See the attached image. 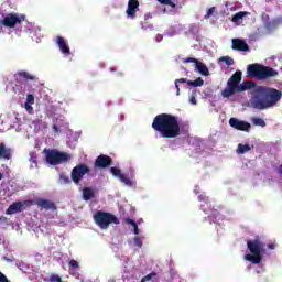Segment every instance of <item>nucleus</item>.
Wrapping results in <instances>:
<instances>
[{"mask_svg":"<svg viewBox=\"0 0 282 282\" xmlns=\"http://www.w3.org/2000/svg\"><path fill=\"white\" fill-rule=\"evenodd\" d=\"M282 98V91L276 88L258 86L254 88L251 97V107L263 111L276 107Z\"/></svg>","mask_w":282,"mask_h":282,"instance_id":"nucleus-1","label":"nucleus"},{"mask_svg":"<svg viewBox=\"0 0 282 282\" xmlns=\"http://www.w3.org/2000/svg\"><path fill=\"white\" fill-rule=\"evenodd\" d=\"M152 129L160 133L161 138L172 139L182 135L180 121H177V117L171 113H160L154 117Z\"/></svg>","mask_w":282,"mask_h":282,"instance_id":"nucleus-2","label":"nucleus"},{"mask_svg":"<svg viewBox=\"0 0 282 282\" xmlns=\"http://www.w3.org/2000/svg\"><path fill=\"white\" fill-rule=\"evenodd\" d=\"M248 78H256L257 80H268V78H276L279 72L274 68L261 64H250L247 67Z\"/></svg>","mask_w":282,"mask_h":282,"instance_id":"nucleus-3","label":"nucleus"},{"mask_svg":"<svg viewBox=\"0 0 282 282\" xmlns=\"http://www.w3.org/2000/svg\"><path fill=\"white\" fill-rule=\"evenodd\" d=\"M247 248L251 254L245 256L246 261H250L251 263L259 265L263 259V242L259 239L248 240Z\"/></svg>","mask_w":282,"mask_h":282,"instance_id":"nucleus-4","label":"nucleus"},{"mask_svg":"<svg viewBox=\"0 0 282 282\" xmlns=\"http://www.w3.org/2000/svg\"><path fill=\"white\" fill-rule=\"evenodd\" d=\"M93 219L95 224L99 228H101V230H107V228H109L111 224H115V225L120 224V220L118 219V217H116V215L111 213L102 212V210H97L94 214Z\"/></svg>","mask_w":282,"mask_h":282,"instance_id":"nucleus-5","label":"nucleus"},{"mask_svg":"<svg viewBox=\"0 0 282 282\" xmlns=\"http://www.w3.org/2000/svg\"><path fill=\"white\" fill-rule=\"evenodd\" d=\"M44 153L46 155V162L47 164H51V166H58V164H63L64 162H69L72 160V155L66 152H59L57 150H44Z\"/></svg>","mask_w":282,"mask_h":282,"instance_id":"nucleus-6","label":"nucleus"},{"mask_svg":"<svg viewBox=\"0 0 282 282\" xmlns=\"http://www.w3.org/2000/svg\"><path fill=\"white\" fill-rule=\"evenodd\" d=\"M243 74L241 70H237L227 82V87L221 91L223 98H230L237 94V89L239 87V83H241V77Z\"/></svg>","mask_w":282,"mask_h":282,"instance_id":"nucleus-7","label":"nucleus"},{"mask_svg":"<svg viewBox=\"0 0 282 282\" xmlns=\"http://www.w3.org/2000/svg\"><path fill=\"white\" fill-rule=\"evenodd\" d=\"M87 173H89V166L83 163L78 164L73 169L70 180H73L74 184H80V180H83Z\"/></svg>","mask_w":282,"mask_h":282,"instance_id":"nucleus-8","label":"nucleus"},{"mask_svg":"<svg viewBox=\"0 0 282 282\" xmlns=\"http://www.w3.org/2000/svg\"><path fill=\"white\" fill-rule=\"evenodd\" d=\"M25 21V15H19L17 13H9L2 20L4 28H14V25L21 24Z\"/></svg>","mask_w":282,"mask_h":282,"instance_id":"nucleus-9","label":"nucleus"},{"mask_svg":"<svg viewBox=\"0 0 282 282\" xmlns=\"http://www.w3.org/2000/svg\"><path fill=\"white\" fill-rule=\"evenodd\" d=\"M174 83L176 87V96H180V84L186 83L187 85H189V87H203L204 79L202 77H198L196 80L180 78V79H176Z\"/></svg>","mask_w":282,"mask_h":282,"instance_id":"nucleus-10","label":"nucleus"},{"mask_svg":"<svg viewBox=\"0 0 282 282\" xmlns=\"http://www.w3.org/2000/svg\"><path fill=\"white\" fill-rule=\"evenodd\" d=\"M113 164V159L107 154H100L95 160V169H109Z\"/></svg>","mask_w":282,"mask_h":282,"instance_id":"nucleus-11","label":"nucleus"},{"mask_svg":"<svg viewBox=\"0 0 282 282\" xmlns=\"http://www.w3.org/2000/svg\"><path fill=\"white\" fill-rule=\"evenodd\" d=\"M229 124L232 127V129H237V131H246L247 133H250V123L247 121H241L237 118H230Z\"/></svg>","mask_w":282,"mask_h":282,"instance_id":"nucleus-12","label":"nucleus"},{"mask_svg":"<svg viewBox=\"0 0 282 282\" xmlns=\"http://www.w3.org/2000/svg\"><path fill=\"white\" fill-rule=\"evenodd\" d=\"M30 204H32V200H26L24 203L22 202L13 203L8 207L6 214L15 215V213H22V210H25V206H30Z\"/></svg>","mask_w":282,"mask_h":282,"instance_id":"nucleus-13","label":"nucleus"},{"mask_svg":"<svg viewBox=\"0 0 282 282\" xmlns=\"http://www.w3.org/2000/svg\"><path fill=\"white\" fill-rule=\"evenodd\" d=\"M140 11V1L138 0H129L128 8L126 10V14L129 19H135V14Z\"/></svg>","mask_w":282,"mask_h":282,"instance_id":"nucleus-14","label":"nucleus"},{"mask_svg":"<svg viewBox=\"0 0 282 282\" xmlns=\"http://www.w3.org/2000/svg\"><path fill=\"white\" fill-rule=\"evenodd\" d=\"M110 173H112L113 177H118L120 182L126 184V186H131V178L127 176L126 174H122V171L118 167H110Z\"/></svg>","mask_w":282,"mask_h":282,"instance_id":"nucleus-15","label":"nucleus"},{"mask_svg":"<svg viewBox=\"0 0 282 282\" xmlns=\"http://www.w3.org/2000/svg\"><path fill=\"white\" fill-rule=\"evenodd\" d=\"M56 44L59 47V51L64 54V56H69L72 54L69 44H67V41H65V37L57 36Z\"/></svg>","mask_w":282,"mask_h":282,"instance_id":"nucleus-16","label":"nucleus"},{"mask_svg":"<svg viewBox=\"0 0 282 282\" xmlns=\"http://www.w3.org/2000/svg\"><path fill=\"white\" fill-rule=\"evenodd\" d=\"M232 50H237L238 52H249L250 46H248V43L241 39H234L232 40Z\"/></svg>","mask_w":282,"mask_h":282,"instance_id":"nucleus-17","label":"nucleus"},{"mask_svg":"<svg viewBox=\"0 0 282 282\" xmlns=\"http://www.w3.org/2000/svg\"><path fill=\"white\" fill-rule=\"evenodd\" d=\"M35 204L39 208H44V210H56L57 208L54 202L43 198L36 199Z\"/></svg>","mask_w":282,"mask_h":282,"instance_id":"nucleus-18","label":"nucleus"},{"mask_svg":"<svg viewBox=\"0 0 282 282\" xmlns=\"http://www.w3.org/2000/svg\"><path fill=\"white\" fill-rule=\"evenodd\" d=\"M15 79L18 83H23L24 80H36V76L25 70H21L15 74Z\"/></svg>","mask_w":282,"mask_h":282,"instance_id":"nucleus-19","label":"nucleus"},{"mask_svg":"<svg viewBox=\"0 0 282 282\" xmlns=\"http://www.w3.org/2000/svg\"><path fill=\"white\" fill-rule=\"evenodd\" d=\"M0 160H12V149L7 148L6 143H0Z\"/></svg>","mask_w":282,"mask_h":282,"instance_id":"nucleus-20","label":"nucleus"},{"mask_svg":"<svg viewBox=\"0 0 282 282\" xmlns=\"http://www.w3.org/2000/svg\"><path fill=\"white\" fill-rule=\"evenodd\" d=\"M254 87H257V83L245 80L238 86L236 93L241 94V91H248L249 89H254Z\"/></svg>","mask_w":282,"mask_h":282,"instance_id":"nucleus-21","label":"nucleus"},{"mask_svg":"<svg viewBox=\"0 0 282 282\" xmlns=\"http://www.w3.org/2000/svg\"><path fill=\"white\" fill-rule=\"evenodd\" d=\"M196 69L200 73L202 76H210V70H208V66L202 62H196Z\"/></svg>","mask_w":282,"mask_h":282,"instance_id":"nucleus-22","label":"nucleus"},{"mask_svg":"<svg viewBox=\"0 0 282 282\" xmlns=\"http://www.w3.org/2000/svg\"><path fill=\"white\" fill-rule=\"evenodd\" d=\"M208 219L214 224H217V221H221V219H224V216L221 215V213H219V210L212 209V213L208 216Z\"/></svg>","mask_w":282,"mask_h":282,"instance_id":"nucleus-23","label":"nucleus"},{"mask_svg":"<svg viewBox=\"0 0 282 282\" xmlns=\"http://www.w3.org/2000/svg\"><path fill=\"white\" fill-rule=\"evenodd\" d=\"M248 151H252V147H250V144H243V143L238 144L237 153L239 155H243V153H248Z\"/></svg>","mask_w":282,"mask_h":282,"instance_id":"nucleus-24","label":"nucleus"},{"mask_svg":"<svg viewBox=\"0 0 282 282\" xmlns=\"http://www.w3.org/2000/svg\"><path fill=\"white\" fill-rule=\"evenodd\" d=\"M94 198V189H91L90 187H85L83 189V199L85 202H89V199Z\"/></svg>","mask_w":282,"mask_h":282,"instance_id":"nucleus-25","label":"nucleus"},{"mask_svg":"<svg viewBox=\"0 0 282 282\" xmlns=\"http://www.w3.org/2000/svg\"><path fill=\"white\" fill-rule=\"evenodd\" d=\"M243 17H248V11H239L235 13L231 18L232 23H237L238 21H241Z\"/></svg>","mask_w":282,"mask_h":282,"instance_id":"nucleus-26","label":"nucleus"},{"mask_svg":"<svg viewBox=\"0 0 282 282\" xmlns=\"http://www.w3.org/2000/svg\"><path fill=\"white\" fill-rule=\"evenodd\" d=\"M219 63H226V65L230 67V65H235V59H232L230 56H221L219 58Z\"/></svg>","mask_w":282,"mask_h":282,"instance_id":"nucleus-27","label":"nucleus"},{"mask_svg":"<svg viewBox=\"0 0 282 282\" xmlns=\"http://www.w3.org/2000/svg\"><path fill=\"white\" fill-rule=\"evenodd\" d=\"M252 124H254V127H265V120L259 118V117H254L251 120Z\"/></svg>","mask_w":282,"mask_h":282,"instance_id":"nucleus-28","label":"nucleus"},{"mask_svg":"<svg viewBox=\"0 0 282 282\" xmlns=\"http://www.w3.org/2000/svg\"><path fill=\"white\" fill-rule=\"evenodd\" d=\"M68 267L69 270H78V268H80V264L78 263V261L72 259L68 261Z\"/></svg>","mask_w":282,"mask_h":282,"instance_id":"nucleus-29","label":"nucleus"},{"mask_svg":"<svg viewBox=\"0 0 282 282\" xmlns=\"http://www.w3.org/2000/svg\"><path fill=\"white\" fill-rule=\"evenodd\" d=\"M159 3H162L163 6H170V8H176L175 2L172 0H158Z\"/></svg>","mask_w":282,"mask_h":282,"instance_id":"nucleus-30","label":"nucleus"},{"mask_svg":"<svg viewBox=\"0 0 282 282\" xmlns=\"http://www.w3.org/2000/svg\"><path fill=\"white\" fill-rule=\"evenodd\" d=\"M59 180H61V182H62L63 184H69V182H72V181L69 180V176H67V175H65V174H61Z\"/></svg>","mask_w":282,"mask_h":282,"instance_id":"nucleus-31","label":"nucleus"},{"mask_svg":"<svg viewBox=\"0 0 282 282\" xmlns=\"http://www.w3.org/2000/svg\"><path fill=\"white\" fill-rule=\"evenodd\" d=\"M50 281L51 282H63V279L59 275L51 274Z\"/></svg>","mask_w":282,"mask_h":282,"instance_id":"nucleus-32","label":"nucleus"},{"mask_svg":"<svg viewBox=\"0 0 282 282\" xmlns=\"http://www.w3.org/2000/svg\"><path fill=\"white\" fill-rule=\"evenodd\" d=\"M183 63H195V66H197V63H199V61H197V58L195 57H187L183 59Z\"/></svg>","mask_w":282,"mask_h":282,"instance_id":"nucleus-33","label":"nucleus"},{"mask_svg":"<svg viewBox=\"0 0 282 282\" xmlns=\"http://www.w3.org/2000/svg\"><path fill=\"white\" fill-rule=\"evenodd\" d=\"M213 14H215V7H212L207 10V13L205 15V19H210V17H213Z\"/></svg>","mask_w":282,"mask_h":282,"instance_id":"nucleus-34","label":"nucleus"},{"mask_svg":"<svg viewBox=\"0 0 282 282\" xmlns=\"http://www.w3.org/2000/svg\"><path fill=\"white\" fill-rule=\"evenodd\" d=\"M200 208L203 212L208 213V210H210V203L206 202L200 206Z\"/></svg>","mask_w":282,"mask_h":282,"instance_id":"nucleus-35","label":"nucleus"},{"mask_svg":"<svg viewBox=\"0 0 282 282\" xmlns=\"http://www.w3.org/2000/svg\"><path fill=\"white\" fill-rule=\"evenodd\" d=\"M26 102H29V105H34V95L29 94L26 96Z\"/></svg>","mask_w":282,"mask_h":282,"instance_id":"nucleus-36","label":"nucleus"},{"mask_svg":"<svg viewBox=\"0 0 282 282\" xmlns=\"http://www.w3.org/2000/svg\"><path fill=\"white\" fill-rule=\"evenodd\" d=\"M134 243H135V246H138L139 248H142V240L140 239V237H134Z\"/></svg>","mask_w":282,"mask_h":282,"instance_id":"nucleus-37","label":"nucleus"},{"mask_svg":"<svg viewBox=\"0 0 282 282\" xmlns=\"http://www.w3.org/2000/svg\"><path fill=\"white\" fill-rule=\"evenodd\" d=\"M0 282H10L8 280V276H6V274H3L1 271H0Z\"/></svg>","mask_w":282,"mask_h":282,"instance_id":"nucleus-38","label":"nucleus"},{"mask_svg":"<svg viewBox=\"0 0 282 282\" xmlns=\"http://www.w3.org/2000/svg\"><path fill=\"white\" fill-rule=\"evenodd\" d=\"M156 274H158V273L152 272V273H150V274H148V275H145V276H143V278H145V281H151V279H153V276H156Z\"/></svg>","mask_w":282,"mask_h":282,"instance_id":"nucleus-39","label":"nucleus"},{"mask_svg":"<svg viewBox=\"0 0 282 282\" xmlns=\"http://www.w3.org/2000/svg\"><path fill=\"white\" fill-rule=\"evenodd\" d=\"M189 102H191V105H197V98H195V96H192L189 98Z\"/></svg>","mask_w":282,"mask_h":282,"instance_id":"nucleus-40","label":"nucleus"},{"mask_svg":"<svg viewBox=\"0 0 282 282\" xmlns=\"http://www.w3.org/2000/svg\"><path fill=\"white\" fill-rule=\"evenodd\" d=\"M126 224H129L130 226H135L137 223H134L131 218H127Z\"/></svg>","mask_w":282,"mask_h":282,"instance_id":"nucleus-41","label":"nucleus"},{"mask_svg":"<svg viewBox=\"0 0 282 282\" xmlns=\"http://www.w3.org/2000/svg\"><path fill=\"white\" fill-rule=\"evenodd\" d=\"M134 228V235H140V229L138 228V224L132 226Z\"/></svg>","mask_w":282,"mask_h":282,"instance_id":"nucleus-42","label":"nucleus"},{"mask_svg":"<svg viewBox=\"0 0 282 282\" xmlns=\"http://www.w3.org/2000/svg\"><path fill=\"white\" fill-rule=\"evenodd\" d=\"M198 199H199V202H204L206 199V196L205 195H199Z\"/></svg>","mask_w":282,"mask_h":282,"instance_id":"nucleus-43","label":"nucleus"},{"mask_svg":"<svg viewBox=\"0 0 282 282\" xmlns=\"http://www.w3.org/2000/svg\"><path fill=\"white\" fill-rule=\"evenodd\" d=\"M53 131H54L55 133H58V126L54 124V126H53Z\"/></svg>","mask_w":282,"mask_h":282,"instance_id":"nucleus-44","label":"nucleus"},{"mask_svg":"<svg viewBox=\"0 0 282 282\" xmlns=\"http://www.w3.org/2000/svg\"><path fill=\"white\" fill-rule=\"evenodd\" d=\"M269 250H274L275 246L273 243L268 245Z\"/></svg>","mask_w":282,"mask_h":282,"instance_id":"nucleus-45","label":"nucleus"},{"mask_svg":"<svg viewBox=\"0 0 282 282\" xmlns=\"http://www.w3.org/2000/svg\"><path fill=\"white\" fill-rule=\"evenodd\" d=\"M278 173H280V175H282V165H280Z\"/></svg>","mask_w":282,"mask_h":282,"instance_id":"nucleus-46","label":"nucleus"},{"mask_svg":"<svg viewBox=\"0 0 282 282\" xmlns=\"http://www.w3.org/2000/svg\"><path fill=\"white\" fill-rule=\"evenodd\" d=\"M140 282H147V278L143 276Z\"/></svg>","mask_w":282,"mask_h":282,"instance_id":"nucleus-47","label":"nucleus"},{"mask_svg":"<svg viewBox=\"0 0 282 282\" xmlns=\"http://www.w3.org/2000/svg\"><path fill=\"white\" fill-rule=\"evenodd\" d=\"M1 180H3V174L0 173V182H1Z\"/></svg>","mask_w":282,"mask_h":282,"instance_id":"nucleus-48","label":"nucleus"},{"mask_svg":"<svg viewBox=\"0 0 282 282\" xmlns=\"http://www.w3.org/2000/svg\"><path fill=\"white\" fill-rule=\"evenodd\" d=\"M118 76H124V74H122V73H118Z\"/></svg>","mask_w":282,"mask_h":282,"instance_id":"nucleus-49","label":"nucleus"},{"mask_svg":"<svg viewBox=\"0 0 282 282\" xmlns=\"http://www.w3.org/2000/svg\"><path fill=\"white\" fill-rule=\"evenodd\" d=\"M25 108H26V109H30V106H28V104H25Z\"/></svg>","mask_w":282,"mask_h":282,"instance_id":"nucleus-50","label":"nucleus"}]
</instances>
